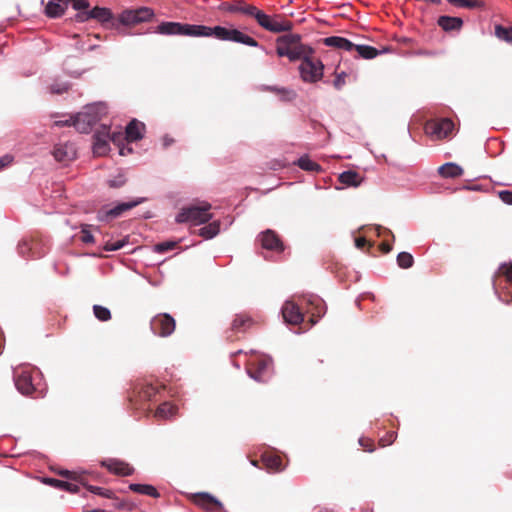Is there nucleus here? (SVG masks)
Wrapping results in <instances>:
<instances>
[{
    "label": "nucleus",
    "mask_w": 512,
    "mask_h": 512,
    "mask_svg": "<svg viewBox=\"0 0 512 512\" xmlns=\"http://www.w3.org/2000/svg\"><path fill=\"white\" fill-rule=\"evenodd\" d=\"M228 11L231 13H240L255 19L263 29L269 32L280 33L290 31L293 28L292 22L283 19L281 15L270 16L256 6L242 0L231 3L228 6Z\"/></svg>",
    "instance_id": "f257e3e1"
},
{
    "label": "nucleus",
    "mask_w": 512,
    "mask_h": 512,
    "mask_svg": "<svg viewBox=\"0 0 512 512\" xmlns=\"http://www.w3.org/2000/svg\"><path fill=\"white\" fill-rule=\"evenodd\" d=\"M107 113L108 107L105 102L99 101L86 105L83 111L75 115L74 127L80 133H88L92 126L102 120Z\"/></svg>",
    "instance_id": "f03ea898"
},
{
    "label": "nucleus",
    "mask_w": 512,
    "mask_h": 512,
    "mask_svg": "<svg viewBox=\"0 0 512 512\" xmlns=\"http://www.w3.org/2000/svg\"><path fill=\"white\" fill-rule=\"evenodd\" d=\"M276 52L279 57L285 56L290 61H296L306 54H311L312 49L301 43L299 34H286L278 37Z\"/></svg>",
    "instance_id": "7ed1b4c3"
},
{
    "label": "nucleus",
    "mask_w": 512,
    "mask_h": 512,
    "mask_svg": "<svg viewBox=\"0 0 512 512\" xmlns=\"http://www.w3.org/2000/svg\"><path fill=\"white\" fill-rule=\"evenodd\" d=\"M40 372L38 369L30 365H22L14 369L13 379L17 390L25 396H34L38 391V383Z\"/></svg>",
    "instance_id": "20e7f679"
},
{
    "label": "nucleus",
    "mask_w": 512,
    "mask_h": 512,
    "mask_svg": "<svg viewBox=\"0 0 512 512\" xmlns=\"http://www.w3.org/2000/svg\"><path fill=\"white\" fill-rule=\"evenodd\" d=\"M211 204L204 202L201 205H189L183 207L176 216L178 223L190 222L193 225H200L207 223L211 218L212 214L209 212Z\"/></svg>",
    "instance_id": "39448f33"
},
{
    "label": "nucleus",
    "mask_w": 512,
    "mask_h": 512,
    "mask_svg": "<svg viewBox=\"0 0 512 512\" xmlns=\"http://www.w3.org/2000/svg\"><path fill=\"white\" fill-rule=\"evenodd\" d=\"M59 475L68 479L69 481H63L55 478H45L44 483L52 487L68 491L70 493H77L79 491L78 484L86 485L87 478L84 472L61 470Z\"/></svg>",
    "instance_id": "423d86ee"
},
{
    "label": "nucleus",
    "mask_w": 512,
    "mask_h": 512,
    "mask_svg": "<svg viewBox=\"0 0 512 512\" xmlns=\"http://www.w3.org/2000/svg\"><path fill=\"white\" fill-rule=\"evenodd\" d=\"M211 37L221 41H230L235 43L244 44L250 47H257L258 42L251 36L243 33L242 31L231 27L215 26L211 27Z\"/></svg>",
    "instance_id": "0eeeda50"
},
{
    "label": "nucleus",
    "mask_w": 512,
    "mask_h": 512,
    "mask_svg": "<svg viewBox=\"0 0 512 512\" xmlns=\"http://www.w3.org/2000/svg\"><path fill=\"white\" fill-rule=\"evenodd\" d=\"M272 359L265 355L253 354L247 360L246 371L248 375L258 382H265L268 379Z\"/></svg>",
    "instance_id": "6e6552de"
},
{
    "label": "nucleus",
    "mask_w": 512,
    "mask_h": 512,
    "mask_svg": "<svg viewBox=\"0 0 512 512\" xmlns=\"http://www.w3.org/2000/svg\"><path fill=\"white\" fill-rule=\"evenodd\" d=\"M154 11L149 7L125 9L117 16L118 30L120 26L134 27L140 23L149 22L154 17Z\"/></svg>",
    "instance_id": "1a4fd4ad"
},
{
    "label": "nucleus",
    "mask_w": 512,
    "mask_h": 512,
    "mask_svg": "<svg viewBox=\"0 0 512 512\" xmlns=\"http://www.w3.org/2000/svg\"><path fill=\"white\" fill-rule=\"evenodd\" d=\"M304 55L300 60L299 73L303 81L315 83L323 76L324 65L315 57Z\"/></svg>",
    "instance_id": "9d476101"
},
{
    "label": "nucleus",
    "mask_w": 512,
    "mask_h": 512,
    "mask_svg": "<svg viewBox=\"0 0 512 512\" xmlns=\"http://www.w3.org/2000/svg\"><path fill=\"white\" fill-rule=\"evenodd\" d=\"M455 125L448 118L428 121L425 125V132L434 140L449 138L454 131Z\"/></svg>",
    "instance_id": "9b49d317"
},
{
    "label": "nucleus",
    "mask_w": 512,
    "mask_h": 512,
    "mask_svg": "<svg viewBox=\"0 0 512 512\" xmlns=\"http://www.w3.org/2000/svg\"><path fill=\"white\" fill-rule=\"evenodd\" d=\"M150 328L155 335L168 337L175 331L176 321L168 313H159L151 319Z\"/></svg>",
    "instance_id": "f8f14e48"
},
{
    "label": "nucleus",
    "mask_w": 512,
    "mask_h": 512,
    "mask_svg": "<svg viewBox=\"0 0 512 512\" xmlns=\"http://www.w3.org/2000/svg\"><path fill=\"white\" fill-rule=\"evenodd\" d=\"M158 391L159 388L152 384H137L128 399L135 407H139L142 402L150 401Z\"/></svg>",
    "instance_id": "ddd939ff"
},
{
    "label": "nucleus",
    "mask_w": 512,
    "mask_h": 512,
    "mask_svg": "<svg viewBox=\"0 0 512 512\" xmlns=\"http://www.w3.org/2000/svg\"><path fill=\"white\" fill-rule=\"evenodd\" d=\"M90 16L104 28L118 30L117 16H114L111 9L95 6L91 8Z\"/></svg>",
    "instance_id": "4468645a"
},
{
    "label": "nucleus",
    "mask_w": 512,
    "mask_h": 512,
    "mask_svg": "<svg viewBox=\"0 0 512 512\" xmlns=\"http://www.w3.org/2000/svg\"><path fill=\"white\" fill-rule=\"evenodd\" d=\"M494 288L496 291L505 289L508 294H512V263L502 264L499 267L494 279Z\"/></svg>",
    "instance_id": "2eb2a0df"
},
{
    "label": "nucleus",
    "mask_w": 512,
    "mask_h": 512,
    "mask_svg": "<svg viewBox=\"0 0 512 512\" xmlns=\"http://www.w3.org/2000/svg\"><path fill=\"white\" fill-rule=\"evenodd\" d=\"M282 316L284 321L290 325H299L304 320V314L297 304L293 301H286L282 307Z\"/></svg>",
    "instance_id": "dca6fc26"
},
{
    "label": "nucleus",
    "mask_w": 512,
    "mask_h": 512,
    "mask_svg": "<svg viewBox=\"0 0 512 512\" xmlns=\"http://www.w3.org/2000/svg\"><path fill=\"white\" fill-rule=\"evenodd\" d=\"M259 240L261 242V246L264 249L275 251V252H283L284 245L277 233L273 230H266L262 232L259 236Z\"/></svg>",
    "instance_id": "f3484780"
},
{
    "label": "nucleus",
    "mask_w": 512,
    "mask_h": 512,
    "mask_svg": "<svg viewBox=\"0 0 512 512\" xmlns=\"http://www.w3.org/2000/svg\"><path fill=\"white\" fill-rule=\"evenodd\" d=\"M101 465L109 472L119 476H130L134 473V468L130 464L117 459L104 460Z\"/></svg>",
    "instance_id": "a211bd4d"
},
{
    "label": "nucleus",
    "mask_w": 512,
    "mask_h": 512,
    "mask_svg": "<svg viewBox=\"0 0 512 512\" xmlns=\"http://www.w3.org/2000/svg\"><path fill=\"white\" fill-rule=\"evenodd\" d=\"M256 324L255 319L246 312L235 315L231 322V331L235 333H245Z\"/></svg>",
    "instance_id": "6ab92c4d"
},
{
    "label": "nucleus",
    "mask_w": 512,
    "mask_h": 512,
    "mask_svg": "<svg viewBox=\"0 0 512 512\" xmlns=\"http://www.w3.org/2000/svg\"><path fill=\"white\" fill-rule=\"evenodd\" d=\"M56 161L68 163L76 158V149L72 143L57 144L53 149Z\"/></svg>",
    "instance_id": "aec40b11"
},
{
    "label": "nucleus",
    "mask_w": 512,
    "mask_h": 512,
    "mask_svg": "<svg viewBox=\"0 0 512 512\" xmlns=\"http://www.w3.org/2000/svg\"><path fill=\"white\" fill-rule=\"evenodd\" d=\"M264 467L272 473L281 472L285 466L280 455L274 451H265L261 456Z\"/></svg>",
    "instance_id": "412c9836"
},
{
    "label": "nucleus",
    "mask_w": 512,
    "mask_h": 512,
    "mask_svg": "<svg viewBox=\"0 0 512 512\" xmlns=\"http://www.w3.org/2000/svg\"><path fill=\"white\" fill-rule=\"evenodd\" d=\"M192 502L209 511H214L221 508V503L208 493H196L191 496Z\"/></svg>",
    "instance_id": "4be33fe9"
},
{
    "label": "nucleus",
    "mask_w": 512,
    "mask_h": 512,
    "mask_svg": "<svg viewBox=\"0 0 512 512\" xmlns=\"http://www.w3.org/2000/svg\"><path fill=\"white\" fill-rule=\"evenodd\" d=\"M18 251L22 256L32 255L33 257H40L44 254L41 243L37 239L23 240L18 245Z\"/></svg>",
    "instance_id": "5701e85b"
},
{
    "label": "nucleus",
    "mask_w": 512,
    "mask_h": 512,
    "mask_svg": "<svg viewBox=\"0 0 512 512\" xmlns=\"http://www.w3.org/2000/svg\"><path fill=\"white\" fill-rule=\"evenodd\" d=\"M184 24L180 22H162L155 28V33L167 36H184Z\"/></svg>",
    "instance_id": "b1692460"
},
{
    "label": "nucleus",
    "mask_w": 512,
    "mask_h": 512,
    "mask_svg": "<svg viewBox=\"0 0 512 512\" xmlns=\"http://www.w3.org/2000/svg\"><path fill=\"white\" fill-rule=\"evenodd\" d=\"M145 130V124L133 119L129 122L126 127L125 135L128 142H135L143 138V132Z\"/></svg>",
    "instance_id": "393cba45"
},
{
    "label": "nucleus",
    "mask_w": 512,
    "mask_h": 512,
    "mask_svg": "<svg viewBox=\"0 0 512 512\" xmlns=\"http://www.w3.org/2000/svg\"><path fill=\"white\" fill-rule=\"evenodd\" d=\"M323 43L328 47H333L339 50L352 52L355 44L350 40L340 36H330L323 39Z\"/></svg>",
    "instance_id": "a878e982"
},
{
    "label": "nucleus",
    "mask_w": 512,
    "mask_h": 512,
    "mask_svg": "<svg viewBox=\"0 0 512 512\" xmlns=\"http://www.w3.org/2000/svg\"><path fill=\"white\" fill-rule=\"evenodd\" d=\"M68 3L61 0H50L44 9V13L48 18H59L64 15Z\"/></svg>",
    "instance_id": "bb28decb"
},
{
    "label": "nucleus",
    "mask_w": 512,
    "mask_h": 512,
    "mask_svg": "<svg viewBox=\"0 0 512 512\" xmlns=\"http://www.w3.org/2000/svg\"><path fill=\"white\" fill-rule=\"evenodd\" d=\"M437 24L446 32L459 31L463 26V20L460 17L440 16Z\"/></svg>",
    "instance_id": "cd10ccee"
},
{
    "label": "nucleus",
    "mask_w": 512,
    "mask_h": 512,
    "mask_svg": "<svg viewBox=\"0 0 512 512\" xmlns=\"http://www.w3.org/2000/svg\"><path fill=\"white\" fill-rule=\"evenodd\" d=\"M184 36L211 37V27L205 25L184 24Z\"/></svg>",
    "instance_id": "c85d7f7f"
},
{
    "label": "nucleus",
    "mask_w": 512,
    "mask_h": 512,
    "mask_svg": "<svg viewBox=\"0 0 512 512\" xmlns=\"http://www.w3.org/2000/svg\"><path fill=\"white\" fill-rule=\"evenodd\" d=\"M109 141L105 133L94 136L93 152L97 156H105L109 152Z\"/></svg>",
    "instance_id": "c756f323"
},
{
    "label": "nucleus",
    "mask_w": 512,
    "mask_h": 512,
    "mask_svg": "<svg viewBox=\"0 0 512 512\" xmlns=\"http://www.w3.org/2000/svg\"><path fill=\"white\" fill-rule=\"evenodd\" d=\"M141 203V200H135L130 202H124L116 205L114 208L104 212L106 218H116L125 211H128Z\"/></svg>",
    "instance_id": "7c9ffc66"
},
{
    "label": "nucleus",
    "mask_w": 512,
    "mask_h": 512,
    "mask_svg": "<svg viewBox=\"0 0 512 512\" xmlns=\"http://www.w3.org/2000/svg\"><path fill=\"white\" fill-rule=\"evenodd\" d=\"M463 169L456 163H446L438 168V173L443 178H458L463 175Z\"/></svg>",
    "instance_id": "2f4dec72"
},
{
    "label": "nucleus",
    "mask_w": 512,
    "mask_h": 512,
    "mask_svg": "<svg viewBox=\"0 0 512 512\" xmlns=\"http://www.w3.org/2000/svg\"><path fill=\"white\" fill-rule=\"evenodd\" d=\"M107 138H108V141L111 140L115 145L118 146L119 148V154L122 155V156H125L129 153L132 152V149L131 148H126L124 145H123V142L124 140H126V135L125 133H122V132H113L110 134L109 131H106L105 132Z\"/></svg>",
    "instance_id": "473e14b6"
},
{
    "label": "nucleus",
    "mask_w": 512,
    "mask_h": 512,
    "mask_svg": "<svg viewBox=\"0 0 512 512\" xmlns=\"http://www.w3.org/2000/svg\"><path fill=\"white\" fill-rule=\"evenodd\" d=\"M339 181L347 186H359L362 178L357 172L348 170L339 175Z\"/></svg>",
    "instance_id": "72a5a7b5"
},
{
    "label": "nucleus",
    "mask_w": 512,
    "mask_h": 512,
    "mask_svg": "<svg viewBox=\"0 0 512 512\" xmlns=\"http://www.w3.org/2000/svg\"><path fill=\"white\" fill-rule=\"evenodd\" d=\"M129 489L135 493L148 495L153 498H158L160 496L157 489L149 484H130Z\"/></svg>",
    "instance_id": "f704fd0d"
},
{
    "label": "nucleus",
    "mask_w": 512,
    "mask_h": 512,
    "mask_svg": "<svg viewBox=\"0 0 512 512\" xmlns=\"http://www.w3.org/2000/svg\"><path fill=\"white\" fill-rule=\"evenodd\" d=\"M220 231V223L218 221H214L209 223L207 226H204L198 230V234L205 239H211L215 237Z\"/></svg>",
    "instance_id": "c9c22d12"
},
{
    "label": "nucleus",
    "mask_w": 512,
    "mask_h": 512,
    "mask_svg": "<svg viewBox=\"0 0 512 512\" xmlns=\"http://www.w3.org/2000/svg\"><path fill=\"white\" fill-rule=\"evenodd\" d=\"M297 165L305 171L309 172H320L322 170L321 166L312 161L308 156H302L298 159Z\"/></svg>",
    "instance_id": "e433bc0d"
},
{
    "label": "nucleus",
    "mask_w": 512,
    "mask_h": 512,
    "mask_svg": "<svg viewBox=\"0 0 512 512\" xmlns=\"http://www.w3.org/2000/svg\"><path fill=\"white\" fill-rule=\"evenodd\" d=\"M177 407L169 402H164L156 410L155 416L159 418H169L175 415Z\"/></svg>",
    "instance_id": "4c0bfd02"
},
{
    "label": "nucleus",
    "mask_w": 512,
    "mask_h": 512,
    "mask_svg": "<svg viewBox=\"0 0 512 512\" xmlns=\"http://www.w3.org/2000/svg\"><path fill=\"white\" fill-rule=\"evenodd\" d=\"M353 51H356L358 53V56L364 59H373L379 54L376 48L368 45L355 44Z\"/></svg>",
    "instance_id": "58836bf2"
},
{
    "label": "nucleus",
    "mask_w": 512,
    "mask_h": 512,
    "mask_svg": "<svg viewBox=\"0 0 512 512\" xmlns=\"http://www.w3.org/2000/svg\"><path fill=\"white\" fill-rule=\"evenodd\" d=\"M450 4L462 8H482L484 3L481 0H447Z\"/></svg>",
    "instance_id": "ea45409f"
},
{
    "label": "nucleus",
    "mask_w": 512,
    "mask_h": 512,
    "mask_svg": "<svg viewBox=\"0 0 512 512\" xmlns=\"http://www.w3.org/2000/svg\"><path fill=\"white\" fill-rule=\"evenodd\" d=\"M495 35L500 40L512 43V27H504L502 25L495 26Z\"/></svg>",
    "instance_id": "a19ab883"
},
{
    "label": "nucleus",
    "mask_w": 512,
    "mask_h": 512,
    "mask_svg": "<svg viewBox=\"0 0 512 512\" xmlns=\"http://www.w3.org/2000/svg\"><path fill=\"white\" fill-rule=\"evenodd\" d=\"M414 258L408 252H401L397 256V264L403 269H408L413 266Z\"/></svg>",
    "instance_id": "79ce46f5"
},
{
    "label": "nucleus",
    "mask_w": 512,
    "mask_h": 512,
    "mask_svg": "<svg viewBox=\"0 0 512 512\" xmlns=\"http://www.w3.org/2000/svg\"><path fill=\"white\" fill-rule=\"evenodd\" d=\"M93 313L99 321H109L111 319V312L108 308L101 305L93 306Z\"/></svg>",
    "instance_id": "37998d69"
},
{
    "label": "nucleus",
    "mask_w": 512,
    "mask_h": 512,
    "mask_svg": "<svg viewBox=\"0 0 512 512\" xmlns=\"http://www.w3.org/2000/svg\"><path fill=\"white\" fill-rule=\"evenodd\" d=\"M90 13H91V8L77 11V13L71 18V21L78 22V23L88 22L89 20H92Z\"/></svg>",
    "instance_id": "c03bdc74"
},
{
    "label": "nucleus",
    "mask_w": 512,
    "mask_h": 512,
    "mask_svg": "<svg viewBox=\"0 0 512 512\" xmlns=\"http://www.w3.org/2000/svg\"><path fill=\"white\" fill-rule=\"evenodd\" d=\"M87 487V489L94 493V494H97V495H100L102 497H106V498H112L113 497V492L109 489H105V488H102V487H97V486H91V485H85Z\"/></svg>",
    "instance_id": "a18cd8bd"
},
{
    "label": "nucleus",
    "mask_w": 512,
    "mask_h": 512,
    "mask_svg": "<svg viewBox=\"0 0 512 512\" xmlns=\"http://www.w3.org/2000/svg\"><path fill=\"white\" fill-rule=\"evenodd\" d=\"M177 244L178 243L176 241L161 242L155 246V250L159 253H165L176 248Z\"/></svg>",
    "instance_id": "49530a36"
},
{
    "label": "nucleus",
    "mask_w": 512,
    "mask_h": 512,
    "mask_svg": "<svg viewBox=\"0 0 512 512\" xmlns=\"http://www.w3.org/2000/svg\"><path fill=\"white\" fill-rule=\"evenodd\" d=\"M348 77V75L345 73V72H340V73H337L336 72V75H335V78L332 82L333 86L340 90L345 84H346V78Z\"/></svg>",
    "instance_id": "de8ad7c7"
},
{
    "label": "nucleus",
    "mask_w": 512,
    "mask_h": 512,
    "mask_svg": "<svg viewBox=\"0 0 512 512\" xmlns=\"http://www.w3.org/2000/svg\"><path fill=\"white\" fill-rule=\"evenodd\" d=\"M68 2L76 11H81L90 8V3L88 2V0H69Z\"/></svg>",
    "instance_id": "09e8293b"
},
{
    "label": "nucleus",
    "mask_w": 512,
    "mask_h": 512,
    "mask_svg": "<svg viewBox=\"0 0 512 512\" xmlns=\"http://www.w3.org/2000/svg\"><path fill=\"white\" fill-rule=\"evenodd\" d=\"M80 240L85 244H89L94 242V237L87 228H83L80 233Z\"/></svg>",
    "instance_id": "8fccbe9b"
},
{
    "label": "nucleus",
    "mask_w": 512,
    "mask_h": 512,
    "mask_svg": "<svg viewBox=\"0 0 512 512\" xmlns=\"http://www.w3.org/2000/svg\"><path fill=\"white\" fill-rule=\"evenodd\" d=\"M396 437H397V435H396L395 432H393V431L389 432V433H387V435L384 438H381L379 440V444L382 447L390 445V444H392L395 441Z\"/></svg>",
    "instance_id": "3c124183"
},
{
    "label": "nucleus",
    "mask_w": 512,
    "mask_h": 512,
    "mask_svg": "<svg viewBox=\"0 0 512 512\" xmlns=\"http://www.w3.org/2000/svg\"><path fill=\"white\" fill-rule=\"evenodd\" d=\"M359 444L363 447L365 451L368 452H373L375 449L374 442L369 438H360Z\"/></svg>",
    "instance_id": "603ef678"
},
{
    "label": "nucleus",
    "mask_w": 512,
    "mask_h": 512,
    "mask_svg": "<svg viewBox=\"0 0 512 512\" xmlns=\"http://www.w3.org/2000/svg\"><path fill=\"white\" fill-rule=\"evenodd\" d=\"M69 92V86L67 84H55L51 86L52 94H64Z\"/></svg>",
    "instance_id": "864d4df0"
},
{
    "label": "nucleus",
    "mask_w": 512,
    "mask_h": 512,
    "mask_svg": "<svg viewBox=\"0 0 512 512\" xmlns=\"http://www.w3.org/2000/svg\"><path fill=\"white\" fill-rule=\"evenodd\" d=\"M123 246H124V242L123 241H116V242L108 241L104 245V250L105 251H116V250L121 249Z\"/></svg>",
    "instance_id": "5fc2aeb1"
},
{
    "label": "nucleus",
    "mask_w": 512,
    "mask_h": 512,
    "mask_svg": "<svg viewBox=\"0 0 512 512\" xmlns=\"http://www.w3.org/2000/svg\"><path fill=\"white\" fill-rule=\"evenodd\" d=\"M499 198L506 204L512 205V191L502 190L498 192Z\"/></svg>",
    "instance_id": "6e6d98bb"
},
{
    "label": "nucleus",
    "mask_w": 512,
    "mask_h": 512,
    "mask_svg": "<svg viewBox=\"0 0 512 512\" xmlns=\"http://www.w3.org/2000/svg\"><path fill=\"white\" fill-rule=\"evenodd\" d=\"M355 246L358 249H363L366 246H368L370 248V247H372V243L368 242L366 240V238H364V237H358L355 239Z\"/></svg>",
    "instance_id": "4d7b16f0"
},
{
    "label": "nucleus",
    "mask_w": 512,
    "mask_h": 512,
    "mask_svg": "<svg viewBox=\"0 0 512 512\" xmlns=\"http://www.w3.org/2000/svg\"><path fill=\"white\" fill-rule=\"evenodd\" d=\"M13 161V157L9 154H6L2 157H0V170L3 169L4 167H7L8 165H10Z\"/></svg>",
    "instance_id": "13d9d810"
},
{
    "label": "nucleus",
    "mask_w": 512,
    "mask_h": 512,
    "mask_svg": "<svg viewBox=\"0 0 512 512\" xmlns=\"http://www.w3.org/2000/svg\"><path fill=\"white\" fill-rule=\"evenodd\" d=\"M75 119V116H71L69 119L67 120H59V121H55L54 122V125L55 126H59V127H62V126H74V121Z\"/></svg>",
    "instance_id": "bf43d9fd"
},
{
    "label": "nucleus",
    "mask_w": 512,
    "mask_h": 512,
    "mask_svg": "<svg viewBox=\"0 0 512 512\" xmlns=\"http://www.w3.org/2000/svg\"><path fill=\"white\" fill-rule=\"evenodd\" d=\"M263 91L265 92H270V93H277V94H285L286 91L284 89H280L278 87H275V86H268L266 87L265 89H263Z\"/></svg>",
    "instance_id": "052dcab7"
},
{
    "label": "nucleus",
    "mask_w": 512,
    "mask_h": 512,
    "mask_svg": "<svg viewBox=\"0 0 512 512\" xmlns=\"http://www.w3.org/2000/svg\"><path fill=\"white\" fill-rule=\"evenodd\" d=\"M379 249L381 250L382 253L387 254L392 250V246L387 242H382L379 245Z\"/></svg>",
    "instance_id": "680f3d73"
},
{
    "label": "nucleus",
    "mask_w": 512,
    "mask_h": 512,
    "mask_svg": "<svg viewBox=\"0 0 512 512\" xmlns=\"http://www.w3.org/2000/svg\"><path fill=\"white\" fill-rule=\"evenodd\" d=\"M124 184V181L120 180V181H110V186L111 187H120L121 185Z\"/></svg>",
    "instance_id": "e2e57ef3"
},
{
    "label": "nucleus",
    "mask_w": 512,
    "mask_h": 512,
    "mask_svg": "<svg viewBox=\"0 0 512 512\" xmlns=\"http://www.w3.org/2000/svg\"><path fill=\"white\" fill-rule=\"evenodd\" d=\"M77 49H79V50H84V44H82V43H77Z\"/></svg>",
    "instance_id": "0e129e2a"
},
{
    "label": "nucleus",
    "mask_w": 512,
    "mask_h": 512,
    "mask_svg": "<svg viewBox=\"0 0 512 512\" xmlns=\"http://www.w3.org/2000/svg\"><path fill=\"white\" fill-rule=\"evenodd\" d=\"M427 2H431V3H434V4H439L440 0H427Z\"/></svg>",
    "instance_id": "69168bd1"
},
{
    "label": "nucleus",
    "mask_w": 512,
    "mask_h": 512,
    "mask_svg": "<svg viewBox=\"0 0 512 512\" xmlns=\"http://www.w3.org/2000/svg\"><path fill=\"white\" fill-rule=\"evenodd\" d=\"M93 37H94V38H96V39H98V40H101V39H102V37H101V35H100V34H94V35H93Z\"/></svg>",
    "instance_id": "338daca9"
},
{
    "label": "nucleus",
    "mask_w": 512,
    "mask_h": 512,
    "mask_svg": "<svg viewBox=\"0 0 512 512\" xmlns=\"http://www.w3.org/2000/svg\"><path fill=\"white\" fill-rule=\"evenodd\" d=\"M98 47H99L98 45H92V46L89 47V50H94V49H96Z\"/></svg>",
    "instance_id": "774afa93"
}]
</instances>
